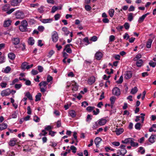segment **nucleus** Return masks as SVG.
<instances>
[{"label":"nucleus","instance_id":"58836bf2","mask_svg":"<svg viewBox=\"0 0 156 156\" xmlns=\"http://www.w3.org/2000/svg\"><path fill=\"white\" fill-rule=\"evenodd\" d=\"M138 152L140 153L141 154H143L145 153V150L143 147H140L139 148Z\"/></svg>","mask_w":156,"mask_h":156},{"label":"nucleus","instance_id":"a211bd4d","mask_svg":"<svg viewBox=\"0 0 156 156\" xmlns=\"http://www.w3.org/2000/svg\"><path fill=\"white\" fill-rule=\"evenodd\" d=\"M101 141V139L100 137H97L95 138L94 140V142L97 147H98Z\"/></svg>","mask_w":156,"mask_h":156},{"label":"nucleus","instance_id":"f257e3e1","mask_svg":"<svg viewBox=\"0 0 156 156\" xmlns=\"http://www.w3.org/2000/svg\"><path fill=\"white\" fill-rule=\"evenodd\" d=\"M28 23L25 20H23L21 22V25L19 27V29L22 32H26L27 31L28 29Z\"/></svg>","mask_w":156,"mask_h":156},{"label":"nucleus","instance_id":"0eeeda50","mask_svg":"<svg viewBox=\"0 0 156 156\" xmlns=\"http://www.w3.org/2000/svg\"><path fill=\"white\" fill-rule=\"evenodd\" d=\"M95 81V78L94 76H92L88 78L87 83L89 85H91Z\"/></svg>","mask_w":156,"mask_h":156},{"label":"nucleus","instance_id":"774afa93","mask_svg":"<svg viewBox=\"0 0 156 156\" xmlns=\"http://www.w3.org/2000/svg\"><path fill=\"white\" fill-rule=\"evenodd\" d=\"M88 103L85 101H84L82 102L81 103V106H83L84 107H86L87 106H88Z\"/></svg>","mask_w":156,"mask_h":156},{"label":"nucleus","instance_id":"052dcab7","mask_svg":"<svg viewBox=\"0 0 156 156\" xmlns=\"http://www.w3.org/2000/svg\"><path fill=\"white\" fill-rule=\"evenodd\" d=\"M44 29V27L41 26H39L38 27V30L40 32H42Z\"/></svg>","mask_w":156,"mask_h":156},{"label":"nucleus","instance_id":"393cba45","mask_svg":"<svg viewBox=\"0 0 156 156\" xmlns=\"http://www.w3.org/2000/svg\"><path fill=\"white\" fill-rule=\"evenodd\" d=\"M7 127V125L6 123H3L0 124V130H3L6 129Z\"/></svg>","mask_w":156,"mask_h":156},{"label":"nucleus","instance_id":"864d4df0","mask_svg":"<svg viewBox=\"0 0 156 156\" xmlns=\"http://www.w3.org/2000/svg\"><path fill=\"white\" fill-rule=\"evenodd\" d=\"M94 108V107L88 106L87 108L86 109L87 111L90 112L93 110Z\"/></svg>","mask_w":156,"mask_h":156},{"label":"nucleus","instance_id":"b1692460","mask_svg":"<svg viewBox=\"0 0 156 156\" xmlns=\"http://www.w3.org/2000/svg\"><path fill=\"white\" fill-rule=\"evenodd\" d=\"M69 114L70 116L73 118L75 117L76 115V112L73 110L70 111L69 112Z\"/></svg>","mask_w":156,"mask_h":156},{"label":"nucleus","instance_id":"20e7f679","mask_svg":"<svg viewBox=\"0 0 156 156\" xmlns=\"http://www.w3.org/2000/svg\"><path fill=\"white\" fill-rule=\"evenodd\" d=\"M58 35L57 32L56 31H54L52 33L51 38L53 41L54 42H56L58 39Z\"/></svg>","mask_w":156,"mask_h":156},{"label":"nucleus","instance_id":"603ef678","mask_svg":"<svg viewBox=\"0 0 156 156\" xmlns=\"http://www.w3.org/2000/svg\"><path fill=\"white\" fill-rule=\"evenodd\" d=\"M149 64L150 66L153 67H154L156 66V62H153L152 61H151L149 63Z\"/></svg>","mask_w":156,"mask_h":156},{"label":"nucleus","instance_id":"1a4fd4ad","mask_svg":"<svg viewBox=\"0 0 156 156\" xmlns=\"http://www.w3.org/2000/svg\"><path fill=\"white\" fill-rule=\"evenodd\" d=\"M20 41V39L18 37H14L12 39V43L14 45L18 44Z\"/></svg>","mask_w":156,"mask_h":156},{"label":"nucleus","instance_id":"13d9d810","mask_svg":"<svg viewBox=\"0 0 156 156\" xmlns=\"http://www.w3.org/2000/svg\"><path fill=\"white\" fill-rule=\"evenodd\" d=\"M123 78L122 76H120L118 80L117 81V83L118 84H120L122 83L123 81Z\"/></svg>","mask_w":156,"mask_h":156},{"label":"nucleus","instance_id":"bf43d9fd","mask_svg":"<svg viewBox=\"0 0 156 156\" xmlns=\"http://www.w3.org/2000/svg\"><path fill=\"white\" fill-rule=\"evenodd\" d=\"M77 133L74 132L73 133V136L74 137V139L75 140L76 142H78V141L77 139V136H76Z\"/></svg>","mask_w":156,"mask_h":156},{"label":"nucleus","instance_id":"c03bdc74","mask_svg":"<svg viewBox=\"0 0 156 156\" xmlns=\"http://www.w3.org/2000/svg\"><path fill=\"white\" fill-rule=\"evenodd\" d=\"M7 85V83L6 82H5L4 81L0 83V86L2 88H5V87H6Z\"/></svg>","mask_w":156,"mask_h":156},{"label":"nucleus","instance_id":"7ed1b4c3","mask_svg":"<svg viewBox=\"0 0 156 156\" xmlns=\"http://www.w3.org/2000/svg\"><path fill=\"white\" fill-rule=\"evenodd\" d=\"M48 83L46 81H43L40 82L39 84L40 86L41 91L42 93H44L47 89V85Z\"/></svg>","mask_w":156,"mask_h":156},{"label":"nucleus","instance_id":"473e14b6","mask_svg":"<svg viewBox=\"0 0 156 156\" xmlns=\"http://www.w3.org/2000/svg\"><path fill=\"white\" fill-rule=\"evenodd\" d=\"M27 65L28 63L27 62H25L22 63L21 66V69L23 70H25L26 68V67L27 66Z\"/></svg>","mask_w":156,"mask_h":156},{"label":"nucleus","instance_id":"423d86ee","mask_svg":"<svg viewBox=\"0 0 156 156\" xmlns=\"http://www.w3.org/2000/svg\"><path fill=\"white\" fill-rule=\"evenodd\" d=\"M70 86L72 87L73 90L76 91L78 90V86L74 81H72L70 83Z\"/></svg>","mask_w":156,"mask_h":156},{"label":"nucleus","instance_id":"412c9836","mask_svg":"<svg viewBox=\"0 0 156 156\" xmlns=\"http://www.w3.org/2000/svg\"><path fill=\"white\" fill-rule=\"evenodd\" d=\"M155 135H152L149 139V141L151 143H153L155 141Z\"/></svg>","mask_w":156,"mask_h":156},{"label":"nucleus","instance_id":"49530a36","mask_svg":"<svg viewBox=\"0 0 156 156\" xmlns=\"http://www.w3.org/2000/svg\"><path fill=\"white\" fill-rule=\"evenodd\" d=\"M70 149L72 151V152L73 153H76L77 149L76 147H74V146H71L70 147Z\"/></svg>","mask_w":156,"mask_h":156},{"label":"nucleus","instance_id":"e2e57ef3","mask_svg":"<svg viewBox=\"0 0 156 156\" xmlns=\"http://www.w3.org/2000/svg\"><path fill=\"white\" fill-rule=\"evenodd\" d=\"M16 57L15 55L13 53H10V60H13Z\"/></svg>","mask_w":156,"mask_h":156},{"label":"nucleus","instance_id":"5701e85b","mask_svg":"<svg viewBox=\"0 0 156 156\" xmlns=\"http://www.w3.org/2000/svg\"><path fill=\"white\" fill-rule=\"evenodd\" d=\"M35 42V41L33 38L32 37H30L28 40V43L29 45H32Z\"/></svg>","mask_w":156,"mask_h":156},{"label":"nucleus","instance_id":"39448f33","mask_svg":"<svg viewBox=\"0 0 156 156\" xmlns=\"http://www.w3.org/2000/svg\"><path fill=\"white\" fill-rule=\"evenodd\" d=\"M113 94L117 96H119L120 94V90L119 88L115 87L112 90Z\"/></svg>","mask_w":156,"mask_h":156},{"label":"nucleus","instance_id":"f3484780","mask_svg":"<svg viewBox=\"0 0 156 156\" xmlns=\"http://www.w3.org/2000/svg\"><path fill=\"white\" fill-rule=\"evenodd\" d=\"M62 30L64 32V35L66 36H68L70 33V32L68 30V28L66 27H62Z\"/></svg>","mask_w":156,"mask_h":156},{"label":"nucleus","instance_id":"ea45409f","mask_svg":"<svg viewBox=\"0 0 156 156\" xmlns=\"http://www.w3.org/2000/svg\"><path fill=\"white\" fill-rule=\"evenodd\" d=\"M116 99V98L115 96H112L110 98L111 103L112 104H114Z\"/></svg>","mask_w":156,"mask_h":156},{"label":"nucleus","instance_id":"4d7b16f0","mask_svg":"<svg viewBox=\"0 0 156 156\" xmlns=\"http://www.w3.org/2000/svg\"><path fill=\"white\" fill-rule=\"evenodd\" d=\"M53 79L52 77L50 75H48L47 76V80L48 83L50 82Z\"/></svg>","mask_w":156,"mask_h":156},{"label":"nucleus","instance_id":"7c9ffc66","mask_svg":"<svg viewBox=\"0 0 156 156\" xmlns=\"http://www.w3.org/2000/svg\"><path fill=\"white\" fill-rule=\"evenodd\" d=\"M137 91V88L136 87H135L131 89L130 93L132 94H136Z\"/></svg>","mask_w":156,"mask_h":156},{"label":"nucleus","instance_id":"c756f323","mask_svg":"<svg viewBox=\"0 0 156 156\" xmlns=\"http://www.w3.org/2000/svg\"><path fill=\"white\" fill-rule=\"evenodd\" d=\"M152 42V40L151 39H149L148 40L146 44V47L147 48H151Z\"/></svg>","mask_w":156,"mask_h":156},{"label":"nucleus","instance_id":"f704fd0d","mask_svg":"<svg viewBox=\"0 0 156 156\" xmlns=\"http://www.w3.org/2000/svg\"><path fill=\"white\" fill-rule=\"evenodd\" d=\"M25 96L30 100H32L33 98L32 95L29 92H27L25 94Z\"/></svg>","mask_w":156,"mask_h":156},{"label":"nucleus","instance_id":"9b49d317","mask_svg":"<svg viewBox=\"0 0 156 156\" xmlns=\"http://www.w3.org/2000/svg\"><path fill=\"white\" fill-rule=\"evenodd\" d=\"M102 57V54L100 51L97 52L95 55V57L96 59L99 60L101 59Z\"/></svg>","mask_w":156,"mask_h":156},{"label":"nucleus","instance_id":"680f3d73","mask_svg":"<svg viewBox=\"0 0 156 156\" xmlns=\"http://www.w3.org/2000/svg\"><path fill=\"white\" fill-rule=\"evenodd\" d=\"M141 57V55L140 54H138L136 55L135 57L134 58V61H136L140 58Z\"/></svg>","mask_w":156,"mask_h":156},{"label":"nucleus","instance_id":"6ab92c4d","mask_svg":"<svg viewBox=\"0 0 156 156\" xmlns=\"http://www.w3.org/2000/svg\"><path fill=\"white\" fill-rule=\"evenodd\" d=\"M132 72L130 71H127L125 74V78L126 79H129L132 76Z\"/></svg>","mask_w":156,"mask_h":156},{"label":"nucleus","instance_id":"09e8293b","mask_svg":"<svg viewBox=\"0 0 156 156\" xmlns=\"http://www.w3.org/2000/svg\"><path fill=\"white\" fill-rule=\"evenodd\" d=\"M22 86L21 84H16L15 85L14 87L17 89H20Z\"/></svg>","mask_w":156,"mask_h":156},{"label":"nucleus","instance_id":"79ce46f5","mask_svg":"<svg viewBox=\"0 0 156 156\" xmlns=\"http://www.w3.org/2000/svg\"><path fill=\"white\" fill-rule=\"evenodd\" d=\"M66 50V52L69 53H71L72 52L71 49L69 48H66V47H65L64 49V51Z\"/></svg>","mask_w":156,"mask_h":156},{"label":"nucleus","instance_id":"a18cd8bd","mask_svg":"<svg viewBox=\"0 0 156 156\" xmlns=\"http://www.w3.org/2000/svg\"><path fill=\"white\" fill-rule=\"evenodd\" d=\"M18 112L17 111L15 112L12 114V118H16L17 116Z\"/></svg>","mask_w":156,"mask_h":156},{"label":"nucleus","instance_id":"6e6552de","mask_svg":"<svg viewBox=\"0 0 156 156\" xmlns=\"http://www.w3.org/2000/svg\"><path fill=\"white\" fill-rule=\"evenodd\" d=\"M2 10L4 11L7 12L8 14H10V5H5L2 7Z\"/></svg>","mask_w":156,"mask_h":156},{"label":"nucleus","instance_id":"9d476101","mask_svg":"<svg viewBox=\"0 0 156 156\" xmlns=\"http://www.w3.org/2000/svg\"><path fill=\"white\" fill-rule=\"evenodd\" d=\"M127 152V151L126 149H120L117 151V153L120 155H123Z\"/></svg>","mask_w":156,"mask_h":156},{"label":"nucleus","instance_id":"3c124183","mask_svg":"<svg viewBox=\"0 0 156 156\" xmlns=\"http://www.w3.org/2000/svg\"><path fill=\"white\" fill-rule=\"evenodd\" d=\"M58 9V8L56 6H53L51 9V12L54 13Z\"/></svg>","mask_w":156,"mask_h":156},{"label":"nucleus","instance_id":"72a5a7b5","mask_svg":"<svg viewBox=\"0 0 156 156\" xmlns=\"http://www.w3.org/2000/svg\"><path fill=\"white\" fill-rule=\"evenodd\" d=\"M145 16L146 15H143L141 17H140L138 20V23H140L142 22L146 17Z\"/></svg>","mask_w":156,"mask_h":156},{"label":"nucleus","instance_id":"4be33fe9","mask_svg":"<svg viewBox=\"0 0 156 156\" xmlns=\"http://www.w3.org/2000/svg\"><path fill=\"white\" fill-rule=\"evenodd\" d=\"M132 138H128L125 139L124 140L122 141L121 142L122 144H128L130 143Z\"/></svg>","mask_w":156,"mask_h":156},{"label":"nucleus","instance_id":"6e6d98bb","mask_svg":"<svg viewBox=\"0 0 156 156\" xmlns=\"http://www.w3.org/2000/svg\"><path fill=\"white\" fill-rule=\"evenodd\" d=\"M34 120L36 122H39L40 119L36 115L34 117Z\"/></svg>","mask_w":156,"mask_h":156},{"label":"nucleus","instance_id":"e433bc0d","mask_svg":"<svg viewBox=\"0 0 156 156\" xmlns=\"http://www.w3.org/2000/svg\"><path fill=\"white\" fill-rule=\"evenodd\" d=\"M16 140L15 138L10 140V146H14L16 144Z\"/></svg>","mask_w":156,"mask_h":156},{"label":"nucleus","instance_id":"338daca9","mask_svg":"<svg viewBox=\"0 0 156 156\" xmlns=\"http://www.w3.org/2000/svg\"><path fill=\"white\" fill-rule=\"evenodd\" d=\"M115 39V37L114 35H112L109 37V41H110L112 42L114 41Z\"/></svg>","mask_w":156,"mask_h":156},{"label":"nucleus","instance_id":"cd10ccee","mask_svg":"<svg viewBox=\"0 0 156 156\" xmlns=\"http://www.w3.org/2000/svg\"><path fill=\"white\" fill-rule=\"evenodd\" d=\"M2 72L6 73H8L10 72V67L9 66L6 67L5 68H3Z\"/></svg>","mask_w":156,"mask_h":156},{"label":"nucleus","instance_id":"c9c22d12","mask_svg":"<svg viewBox=\"0 0 156 156\" xmlns=\"http://www.w3.org/2000/svg\"><path fill=\"white\" fill-rule=\"evenodd\" d=\"M114 10L113 9H109L108 11L109 14L111 17H112L114 15Z\"/></svg>","mask_w":156,"mask_h":156},{"label":"nucleus","instance_id":"a878e982","mask_svg":"<svg viewBox=\"0 0 156 156\" xmlns=\"http://www.w3.org/2000/svg\"><path fill=\"white\" fill-rule=\"evenodd\" d=\"M133 13H129L128 15V20L131 22L133 19Z\"/></svg>","mask_w":156,"mask_h":156},{"label":"nucleus","instance_id":"f8f14e48","mask_svg":"<svg viewBox=\"0 0 156 156\" xmlns=\"http://www.w3.org/2000/svg\"><path fill=\"white\" fill-rule=\"evenodd\" d=\"M22 0H12L11 4L13 6H16L21 2Z\"/></svg>","mask_w":156,"mask_h":156},{"label":"nucleus","instance_id":"4468645a","mask_svg":"<svg viewBox=\"0 0 156 156\" xmlns=\"http://www.w3.org/2000/svg\"><path fill=\"white\" fill-rule=\"evenodd\" d=\"M107 122V120L106 119H101L98 121V124L100 126H103L105 125Z\"/></svg>","mask_w":156,"mask_h":156},{"label":"nucleus","instance_id":"37998d69","mask_svg":"<svg viewBox=\"0 0 156 156\" xmlns=\"http://www.w3.org/2000/svg\"><path fill=\"white\" fill-rule=\"evenodd\" d=\"M141 124L140 123H137L135 126V128L137 130H140L141 129Z\"/></svg>","mask_w":156,"mask_h":156},{"label":"nucleus","instance_id":"ddd939ff","mask_svg":"<svg viewBox=\"0 0 156 156\" xmlns=\"http://www.w3.org/2000/svg\"><path fill=\"white\" fill-rule=\"evenodd\" d=\"M9 94L10 89H8L5 90H3L1 93V94L2 96H8Z\"/></svg>","mask_w":156,"mask_h":156},{"label":"nucleus","instance_id":"5fc2aeb1","mask_svg":"<svg viewBox=\"0 0 156 156\" xmlns=\"http://www.w3.org/2000/svg\"><path fill=\"white\" fill-rule=\"evenodd\" d=\"M60 15L59 14H56L54 16L55 20H58L60 18Z\"/></svg>","mask_w":156,"mask_h":156},{"label":"nucleus","instance_id":"69168bd1","mask_svg":"<svg viewBox=\"0 0 156 156\" xmlns=\"http://www.w3.org/2000/svg\"><path fill=\"white\" fill-rule=\"evenodd\" d=\"M47 133L44 130H42V133H40L39 134V135L40 136H42L45 135Z\"/></svg>","mask_w":156,"mask_h":156},{"label":"nucleus","instance_id":"2eb2a0df","mask_svg":"<svg viewBox=\"0 0 156 156\" xmlns=\"http://www.w3.org/2000/svg\"><path fill=\"white\" fill-rule=\"evenodd\" d=\"M53 21L52 18H48L46 19H42L41 20V22L44 23H51Z\"/></svg>","mask_w":156,"mask_h":156},{"label":"nucleus","instance_id":"f03ea898","mask_svg":"<svg viewBox=\"0 0 156 156\" xmlns=\"http://www.w3.org/2000/svg\"><path fill=\"white\" fill-rule=\"evenodd\" d=\"M15 16L16 19H23L25 17L24 12L21 10L17 11L15 13Z\"/></svg>","mask_w":156,"mask_h":156},{"label":"nucleus","instance_id":"2f4dec72","mask_svg":"<svg viewBox=\"0 0 156 156\" xmlns=\"http://www.w3.org/2000/svg\"><path fill=\"white\" fill-rule=\"evenodd\" d=\"M41 94L40 93H38L35 96V101H40L41 100Z\"/></svg>","mask_w":156,"mask_h":156},{"label":"nucleus","instance_id":"4c0bfd02","mask_svg":"<svg viewBox=\"0 0 156 156\" xmlns=\"http://www.w3.org/2000/svg\"><path fill=\"white\" fill-rule=\"evenodd\" d=\"M44 6H41L37 9L38 11L41 13H43L44 11Z\"/></svg>","mask_w":156,"mask_h":156},{"label":"nucleus","instance_id":"bb28decb","mask_svg":"<svg viewBox=\"0 0 156 156\" xmlns=\"http://www.w3.org/2000/svg\"><path fill=\"white\" fill-rule=\"evenodd\" d=\"M10 25V20L8 19L5 20L3 23V26L5 27H8Z\"/></svg>","mask_w":156,"mask_h":156},{"label":"nucleus","instance_id":"8fccbe9b","mask_svg":"<svg viewBox=\"0 0 156 156\" xmlns=\"http://www.w3.org/2000/svg\"><path fill=\"white\" fill-rule=\"evenodd\" d=\"M85 8L87 11H90L92 9L91 6L88 5H85Z\"/></svg>","mask_w":156,"mask_h":156},{"label":"nucleus","instance_id":"dca6fc26","mask_svg":"<svg viewBox=\"0 0 156 156\" xmlns=\"http://www.w3.org/2000/svg\"><path fill=\"white\" fill-rule=\"evenodd\" d=\"M135 140L134 138H132L130 143V145L132 147H137L138 146V144L137 142H134V141Z\"/></svg>","mask_w":156,"mask_h":156},{"label":"nucleus","instance_id":"de8ad7c7","mask_svg":"<svg viewBox=\"0 0 156 156\" xmlns=\"http://www.w3.org/2000/svg\"><path fill=\"white\" fill-rule=\"evenodd\" d=\"M124 27L126 30H128L129 28L130 25L128 23H126L124 25Z\"/></svg>","mask_w":156,"mask_h":156},{"label":"nucleus","instance_id":"0e129e2a","mask_svg":"<svg viewBox=\"0 0 156 156\" xmlns=\"http://www.w3.org/2000/svg\"><path fill=\"white\" fill-rule=\"evenodd\" d=\"M5 58L3 56L0 57V63H2L5 62Z\"/></svg>","mask_w":156,"mask_h":156},{"label":"nucleus","instance_id":"a19ab883","mask_svg":"<svg viewBox=\"0 0 156 156\" xmlns=\"http://www.w3.org/2000/svg\"><path fill=\"white\" fill-rule=\"evenodd\" d=\"M112 144L115 147H118L120 145V143L118 141H115L112 143Z\"/></svg>","mask_w":156,"mask_h":156},{"label":"nucleus","instance_id":"aec40b11","mask_svg":"<svg viewBox=\"0 0 156 156\" xmlns=\"http://www.w3.org/2000/svg\"><path fill=\"white\" fill-rule=\"evenodd\" d=\"M124 131V129L123 128H116L115 132L117 135H119L122 134Z\"/></svg>","mask_w":156,"mask_h":156},{"label":"nucleus","instance_id":"c85d7f7f","mask_svg":"<svg viewBox=\"0 0 156 156\" xmlns=\"http://www.w3.org/2000/svg\"><path fill=\"white\" fill-rule=\"evenodd\" d=\"M143 63V61L141 59H139L136 62V65L138 67H141Z\"/></svg>","mask_w":156,"mask_h":156}]
</instances>
